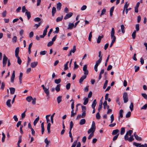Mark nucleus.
<instances>
[{
  "label": "nucleus",
  "mask_w": 147,
  "mask_h": 147,
  "mask_svg": "<svg viewBox=\"0 0 147 147\" xmlns=\"http://www.w3.org/2000/svg\"><path fill=\"white\" fill-rule=\"evenodd\" d=\"M115 34V30L114 28H112L111 29V38L113 39L110 45V47H111L113 45V43L115 42L116 40V37L114 35Z\"/></svg>",
  "instance_id": "nucleus-1"
},
{
  "label": "nucleus",
  "mask_w": 147,
  "mask_h": 147,
  "mask_svg": "<svg viewBox=\"0 0 147 147\" xmlns=\"http://www.w3.org/2000/svg\"><path fill=\"white\" fill-rule=\"evenodd\" d=\"M123 98L124 100V102L125 103L127 102L128 100L127 96V94L126 92H124L123 95Z\"/></svg>",
  "instance_id": "nucleus-2"
},
{
  "label": "nucleus",
  "mask_w": 147,
  "mask_h": 147,
  "mask_svg": "<svg viewBox=\"0 0 147 147\" xmlns=\"http://www.w3.org/2000/svg\"><path fill=\"white\" fill-rule=\"evenodd\" d=\"M8 58L6 56L4 55L3 56V67H5L6 66L7 61H8Z\"/></svg>",
  "instance_id": "nucleus-3"
},
{
  "label": "nucleus",
  "mask_w": 147,
  "mask_h": 147,
  "mask_svg": "<svg viewBox=\"0 0 147 147\" xmlns=\"http://www.w3.org/2000/svg\"><path fill=\"white\" fill-rule=\"evenodd\" d=\"M73 13L71 12H69V13H67L64 18L65 20H67L71 17L73 15Z\"/></svg>",
  "instance_id": "nucleus-4"
},
{
  "label": "nucleus",
  "mask_w": 147,
  "mask_h": 147,
  "mask_svg": "<svg viewBox=\"0 0 147 147\" xmlns=\"http://www.w3.org/2000/svg\"><path fill=\"white\" fill-rule=\"evenodd\" d=\"M15 77V71L13 70V71L11 76V82L12 83H13L14 82V79Z\"/></svg>",
  "instance_id": "nucleus-5"
},
{
  "label": "nucleus",
  "mask_w": 147,
  "mask_h": 147,
  "mask_svg": "<svg viewBox=\"0 0 147 147\" xmlns=\"http://www.w3.org/2000/svg\"><path fill=\"white\" fill-rule=\"evenodd\" d=\"M86 78V75H84L83 76H82L80 79L79 80V82L81 84L82 82H83V80Z\"/></svg>",
  "instance_id": "nucleus-6"
},
{
  "label": "nucleus",
  "mask_w": 147,
  "mask_h": 147,
  "mask_svg": "<svg viewBox=\"0 0 147 147\" xmlns=\"http://www.w3.org/2000/svg\"><path fill=\"white\" fill-rule=\"evenodd\" d=\"M19 47H17L15 51V55L16 57H18V54L19 52Z\"/></svg>",
  "instance_id": "nucleus-7"
},
{
  "label": "nucleus",
  "mask_w": 147,
  "mask_h": 147,
  "mask_svg": "<svg viewBox=\"0 0 147 147\" xmlns=\"http://www.w3.org/2000/svg\"><path fill=\"white\" fill-rule=\"evenodd\" d=\"M44 92L46 94V96L48 97H49V88H46L44 90Z\"/></svg>",
  "instance_id": "nucleus-8"
},
{
  "label": "nucleus",
  "mask_w": 147,
  "mask_h": 147,
  "mask_svg": "<svg viewBox=\"0 0 147 147\" xmlns=\"http://www.w3.org/2000/svg\"><path fill=\"white\" fill-rule=\"evenodd\" d=\"M38 62H32L31 64V67L32 68L35 67L37 65Z\"/></svg>",
  "instance_id": "nucleus-9"
},
{
  "label": "nucleus",
  "mask_w": 147,
  "mask_h": 147,
  "mask_svg": "<svg viewBox=\"0 0 147 147\" xmlns=\"http://www.w3.org/2000/svg\"><path fill=\"white\" fill-rule=\"evenodd\" d=\"M74 26V25L73 23H70L69 24L68 27L67 28V29L69 30H71L73 28Z\"/></svg>",
  "instance_id": "nucleus-10"
},
{
  "label": "nucleus",
  "mask_w": 147,
  "mask_h": 147,
  "mask_svg": "<svg viewBox=\"0 0 147 147\" xmlns=\"http://www.w3.org/2000/svg\"><path fill=\"white\" fill-rule=\"evenodd\" d=\"M61 6L62 5L60 2H59L57 4V8L58 10L59 11L61 9Z\"/></svg>",
  "instance_id": "nucleus-11"
},
{
  "label": "nucleus",
  "mask_w": 147,
  "mask_h": 147,
  "mask_svg": "<svg viewBox=\"0 0 147 147\" xmlns=\"http://www.w3.org/2000/svg\"><path fill=\"white\" fill-rule=\"evenodd\" d=\"M25 14L27 16L28 19L29 20L31 17L30 12L28 11L27 10H26V12L25 13Z\"/></svg>",
  "instance_id": "nucleus-12"
},
{
  "label": "nucleus",
  "mask_w": 147,
  "mask_h": 147,
  "mask_svg": "<svg viewBox=\"0 0 147 147\" xmlns=\"http://www.w3.org/2000/svg\"><path fill=\"white\" fill-rule=\"evenodd\" d=\"M41 133L42 134H43L45 131V128L44 127V123L42 122L41 124Z\"/></svg>",
  "instance_id": "nucleus-13"
},
{
  "label": "nucleus",
  "mask_w": 147,
  "mask_h": 147,
  "mask_svg": "<svg viewBox=\"0 0 147 147\" xmlns=\"http://www.w3.org/2000/svg\"><path fill=\"white\" fill-rule=\"evenodd\" d=\"M103 38V36L102 35L101 36H99L97 38V43H100V41H101V39L102 38Z\"/></svg>",
  "instance_id": "nucleus-14"
},
{
  "label": "nucleus",
  "mask_w": 147,
  "mask_h": 147,
  "mask_svg": "<svg viewBox=\"0 0 147 147\" xmlns=\"http://www.w3.org/2000/svg\"><path fill=\"white\" fill-rule=\"evenodd\" d=\"M86 121L85 119H82L80 120L79 122V124L80 125H83L86 123Z\"/></svg>",
  "instance_id": "nucleus-15"
},
{
  "label": "nucleus",
  "mask_w": 147,
  "mask_h": 147,
  "mask_svg": "<svg viewBox=\"0 0 147 147\" xmlns=\"http://www.w3.org/2000/svg\"><path fill=\"white\" fill-rule=\"evenodd\" d=\"M11 94H13L15 92V89L14 88H9Z\"/></svg>",
  "instance_id": "nucleus-16"
},
{
  "label": "nucleus",
  "mask_w": 147,
  "mask_h": 147,
  "mask_svg": "<svg viewBox=\"0 0 147 147\" xmlns=\"http://www.w3.org/2000/svg\"><path fill=\"white\" fill-rule=\"evenodd\" d=\"M96 99H94L93 102H92V105H91V106H92V108H95L96 105Z\"/></svg>",
  "instance_id": "nucleus-17"
},
{
  "label": "nucleus",
  "mask_w": 147,
  "mask_h": 147,
  "mask_svg": "<svg viewBox=\"0 0 147 147\" xmlns=\"http://www.w3.org/2000/svg\"><path fill=\"white\" fill-rule=\"evenodd\" d=\"M61 86L60 84H58L57 85L56 87L55 88V90L57 92H59L60 90V87Z\"/></svg>",
  "instance_id": "nucleus-18"
},
{
  "label": "nucleus",
  "mask_w": 147,
  "mask_h": 147,
  "mask_svg": "<svg viewBox=\"0 0 147 147\" xmlns=\"http://www.w3.org/2000/svg\"><path fill=\"white\" fill-rule=\"evenodd\" d=\"M119 129H116L113 130V132L112 133V135H115L117 134L119 132Z\"/></svg>",
  "instance_id": "nucleus-19"
},
{
  "label": "nucleus",
  "mask_w": 147,
  "mask_h": 147,
  "mask_svg": "<svg viewBox=\"0 0 147 147\" xmlns=\"http://www.w3.org/2000/svg\"><path fill=\"white\" fill-rule=\"evenodd\" d=\"M11 100L10 99H8L6 102V105L7 106L9 107H11V105L10 103Z\"/></svg>",
  "instance_id": "nucleus-20"
},
{
  "label": "nucleus",
  "mask_w": 147,
  "mask_h": 147,
  "mask_svg": "<svg viewBox=\"0 0 147 147\" xmlns=\"http://www.w3.org/2000/svg\"><path fill=\"white\" fill-rule=\"evenodd\" d=\"M26 100L28 102H30L32 100H33V98L31 96H30L27 97L26 98Z\"/></svg>",
  "instance_id": "nucleus-21"
},
{
  "label": "nucleus",
  "mask_w": 147,
  "mask_h": 147,
  "mask_svg": "<svg viewBox=\"0 0 147 147\" xmlns=\"http://www.w3.org/2000/svg\"><path fill=\"white\" fill-rule=\"evenodd\" d=\"M51 123H49L47 124V130L49 134L50 133V127H51Z\"/></svg>",
  "instance_id": "nucleus-22"
},
{
  "label": "nucleus",
  "mask_w": 147,
  "mask_h": 147,
  "mask_svg": "<svg viewBox=\"0 0 147 147\" xmlns=\"http://www.w3.org/2000/svg\"><path fill=\"white\" fill-rule=\"evenodd\" d=\"M56 11V8L55 7H53L52 9V15L54 16Z\"/></svg>",
  "instance_id": "nucleus-23"
},
{
  "label": "nucleus",
  "mask_w": 147,
  "mask_h": 147,
  "mask_svg": "<svg viewBox=\"0 0 147 147\" xmlns=\"http://www.w3.org/2000/svg\"><path fill=\"white\" fill-rule=\"evenodd\" d=\"M125 131V128L124 127H123L121 128V129L120 134L122 135L124 134Z\"/></svg>",
  "instance_id": "nucleus-24"
},
{
  "label": "nucleus",
  "mask_w": 147,
  "mask_h": 147,
  "mask_svg": "<svg viewBox=\"0 0 147 147\" xmlns=\"http://www.w3.org/2000/svg\"><path fill=\"white\" fill-rule=\"evenodd\" d=\"M39 119V117L38 116L37 118L34 121L33 124L35 126L36 123H37Z\"/></svg>",
  "instance_id": "nucleus-25"
},
{
  "label": "nucleus",
  "mask_w": 147,
  "mask_h": 147,
  "mask_svg": "<svg viewBox=\"0 0 147 147\" xmlns=\"http://www.w3.org/2000/svg\"><path fill=\"white\" fill-rule=\"evenodd\" d=\"M91 128H92V129H93L94 130H95L96 129V126H95V124L94 121H93L92 122V124L91 125Z\"/></svg>",
  "instance_id": "nucleus-26"
},
{
  "label": "nucleus",
  "mask_w": 147,
  "mask_h": 147,
  "mask_svg": "<svg viewBox=\"0 0 147 147\" xmlns=\"http://www.w3.org/2000/svg\"><path fill=\"white\" fill-rule=\"evenodd\" d=\"M61 98L62 96H59L57 97V101L58 104H59L61 101Z\"/></svg>",
  "instance_id": "nucleus-27"
},
{
  "label": "nucleus",
  "mask_w": 147,
  "mask_h": 147,
  "mask_svg": "<svg viewBox=\"0 0 147 147\" xmlns=\"http://www.w3.org/2000/svg\"><path fill=\"white\" fill-rule=\"evenodd\" d=\"M18 59L17 62L18 64L19 65L21 64L22 63V60L20 59V58L19 57V56L18 57H16Z\"/></svg>",
  "instance_id": "nucleus-28"
},
{
  "label": "nucleus",
  "mask_w": 147,
  "mask_h": 147,
  "mask_svg": "<svg viewBox=\"0 0 147 147\" xmlns=\"http://www.w3.org/2000/svg\"><path fill=\"white\" fill-rule=\"evenodd\" d=\"M106 12V9L105 8H104L102 9L101 11V13L100 15V17H101L102 16H103L105 13Z\"/></svg>",
  "instance_id": "nucleus-29"
},
{
  "label": "nucleus",
  "mask_w": 147,
  "mask_h": 147,
  "mask_svg": "<svg viewBox=\"0 0 147 147\" xmlns=\"http://www.w3.org/2000/svg\"><path fill=\"white\" fill-rule=\"evenodd\" d=\"M121 32L122 33H124L125 32V27L122 24L121 25Z\"/></svg>",
  "instance_id": "nucleus-30"
},
{
  "label": "nucleus",
  "mask_w": 147,
  "mask_h": 147,
  "mask_svg": "<svg viewBox=\"0 0 147 147\" xmlns=\"http://www.w3.org/2000/svg\"><path fill=\"white\" fill-rule=\"evenodd\" d=\"M135 139L138 141H141L142 140L141 138L138 136V135L135 136Z\"/></svg>",
  "instance_id": "nucleus-31"
},
{
  "label": "nucleus",
  "mask_w": 147,
  "mask_h": 147,
  "mask_svg": "<svg viewBox=\"0 0 147 147\" xmlns=\"http://www.w3.org/2000/svg\"><path fill=\"white\" fill-rule=\"evenodd\" d=\"M63 18V16H61L60 17H58L56 19L57 22H58L59 21H61L62 20Z\"/></svg>",
  "instance_id": "nucleus-32"
},
{
  "label": "nucleus",
  "mask_w": 147,
  "mask_h": 147,
  "mask_svg": "<svg viewBox=\"0 0 147 147\" xmlns=\"http://www.w3.org/2000/svg\"><path fill=\"white\" fill-rule=\"evenodd\" d=\"M95 130H94L93 129H92V128H90L88 131V133L89 134L91 133H94V131H95Z\"/></svg>",
  "instance_id": "nucleus-33"
},
{
  "label": "nucleus",
  "mask_w": 147,
  "mask_h": 147,
  "mask_svg": "<svg viewBox=\"0 0 147 147\" xmlns=\"http://www.w3.org/2000/svg\"><path fill=\"white\" fill-rule=\"evenodd\" d=\"M102 60V59L99 58V59L96 61L95 65H96L98 66V65L99 64L101 63Z\"/></svg>",
  "instance_id": "nucleus-34"
},
{
  "label": "nucleus",
  "mask_w": 147,
  "mask_h": 147,
  "mask_svg": "<svg viewBox=\"0 0 147 147\" xmlns=\"http://www.w3.org/2000/svg\"><path fill=\"white\" fill-rule=\"evenodd\" d=\"M129 108L131 111H132L133 110L134 108V104L133 102L131 103L130 105L129 106Z\"/></svg>",
  "instance_id": "nucleus-35"
},
{
  "label": "nucleus",
  "mask_w": 147,
  "mask_h": 147,
  "mask_svg": "<svg viewBox=\"0 0 147 147\" xmlns=\"http://www.w3.org/2000/svg\"><path fill=\"white\" fill-rule=\"evenodd\" d=\"M89 99L88 98H86L84 100V101L83 103V104L84 105H86L88 102Z\"/></svg>",
  "instance_id": "nucleus-36"
},
{
  "label": "nucleus",
  "mask_w": 147,
  "mask_h": 147,
  "mask_svg": "<svg viewBox=\"0 0 147 147\" xmlns=\"http://www.w3.org/2000/svg\"><path fill=\"white\" fill-rule=\"evenodd\" d=\"M2 135L3 136L2 139V142H4L5 141V134L3 132H2Z\"/></svg>",
  "instance_id": "nucleus-37"
},
{
  "label": "nucleus",
  "mask_w": 147,
  "mask_h": 147,
  "mask_svg": "<svg viewBox=\"0 0 147 147\" xmlns=\"http://www.w3.org/2000/svg\"><path fill=\"white\" fill-rule=\"evenodd\" d=\"M136 32L134 30L132 34V36L133 39H134L136 38Z\"/></svg>",
  "instance_id": "nucleus-38"
},
{
  "label": "nucleus",
  "mask_w": 147,
  "mask_h": 147,
  "mask_svg": "<svg viewBox=\"0 0 147 147\" xmlns=\"http://www.w3.org/2000/svg\"><path fill=\"white\" fill-rule=\"evenodd\" d=\"M22 140H21V137L20 136L19 138V140L18 142L17 145L18 146V147H20V144Z\"/></svg>",
  "instance_id": "nucleus-39"
},
{
  "label": "nucleus",
  "mask_w": 147,
  "mask_h": 147,
  "mask_svg": "<svg viewBox=\"0 0 147 147\" xmlns=\"http://www.w3.org/2000/svg\"><path fill=\"white\" fill-rule=\"evenodd\" d=\"M123 113V110L121 109L119 111V116L121 118H122L123 117V115H122V113Z\"/></svg>",
  "instance_id": "nucleus-40"
},
{
  "label": "nucleus",
  "mask_w": 147,
  "mask_h": 147,
  "mask_svg": "<svg viewBox=\"0 0 147 147\" xmlns=\"http://www.w3.org/2000/svg\"><path fill=\"white\" fill-rule=\"evenodd\" d=\"M61 82V80L60 78L58 79H56L55 80V82L57 84H59Z\"/></svg>",
  "instance_id": "nucleus-41"
},
{
  "label": "nucleus",
  "mask_w": 147,
  "mask_h": 147,
  "mask_svg": "<svg viewBox=\"0 0 147 147\" xmlns=\"http://www.w3.org/2000/svg\"><path fill=\"white\" fill-rule=\"evenodd\" d=\"M92 32L91 31L90 33L89 34L88 39L90 41H91V39L92 37Z\"/></svg>",
  "instance_id": "nucleus-42"
},
{
  "label": "nucleus",
  "mask_w": 147,
  "mask_h": 147,
  "mask_svg": "<svg viewBox=\"0 0 147 147\" xmlns=\"http://www.w3.org/2000/svg\"><path fill=\"white\" fill-rule=\"evenodd\" d=\"M100 115L99 113L98 112L97 113L96 115V119H100Z\"/></svg>",
  "instance_id": "nucleus-43"
},
{
  "label": "nucleus",
  "mask_w": 147,
  "mask_h": 147,
  "mask_svg": "<svg viewBox=\"0 0 147 147\" xmlns=\"http://www.w3.org/2000/svg\"><path fill=\"white\" fill-rule=\"evenodd\" d=\"M82 112H86V108L85 106H82Z\"/></svg>",
  "instance_id": "nucleus-44"
},
{
  "label": "nucleus",
  "mask_w": 147,
  "mask_h": 147,
  "mask_svg": "<svg viewBox=\"0 0 147 147\" xmlns=\"http://www.w3.org/2000/svg\"><path fill=\"white\" fill-rule=\"evenodd\" d=\"M74 124L73 122L71 121H70V130H71Z\"/></svg>",
  "instance_id": "nucleus-45"
},
{
  "label": "nucleus",
  "mask_w": 147,
  "mask_h": 147,
  "mask_svg": "<svg viewBox=\"0 0 147 147\" xmlns=\"http://www.w3.org/2000/svg\"><path fill=\"white\" fill-rule=\"evenodd\" d=\"M134 136L133 135L131 136L128 139V140L129 141L131 142L133 141L134 140L133 138Z\"/></svg>",
  "instance_id": "nucleus-46"
},
{
  "label": "nucleus",
  "mask_w": 147,
  "mask_h": 147,
  "mask_svg": "<svg viewBox=\"0 0 147 147\" xmlns=\"http://www.w3.org/2000/svg\"><path fill=\"white\" fill-rule=\"evenodd\" d=\"M49 141H48L47 138L45 139V142L46 144V147H47V146L49 145Z\"/></svg>",
  "instance_id": "nucleus-47"
},
{
  "label": "nucleus",
  "mask_w": 147,
  "mask_h": 147,
  "mask_svg": "<svg viewBox=\"0 0 147 147\" xmlns=\"http://www.w3.org/2000/svg\"><path fill=\"white\" fill-rule=\"evenodd\" d=\"M47 53V51H41L40 52V54L41 55H44L46 54Z\"/></svg>",
  "instance_id": "nucleus-48"
},
{
  "label": "nucleus",
  "mask_w": 147,
  "mask_h": 147,
  "mask_svg": "<svg viewBox=\"0 0 147 147\" xmlns=\"http://www.w3.org/2000/svg\"><path fill=\"white\" fill-rule=\"evenodd\" d=\"M103 105L104 106V108L105 109H106V107L107 105V102L106 101H105L103 103Z\"/></svg>",
  "instance_id": "nucleus-49"
},
{
  "label": "nucleus",
  "mask_w": 147,
  "mask_h": 147,
  "mask_svg": "<svg viewBox=\"0 0 147 147\" xmlns=\"http://www.w3.org/2000/svg\"><path fill=\"white\" fill-rule=\"evenodd\" d=\"M119 135V134L118 133V134H117L113 138V141H115L116 140L117 138Z\"/></svg>",
  "instance_id": "nucleus-50"
},
{
  "label": "nucleus",
  "mask_w": 147,
  "mask_h": 147,
  "mask_svg": "<svg viewBox=\"0 0 147 147\" xmlns=\"http://www.w3.org/2000/svg\"><path fill=\"white\" fill-rule=\"evenodd\" d=\"M76 46H74L73 47V49H71L70 51L73 53H74L76 51Z\"/></svg>",
  "instance_id": "nucleus-51"
},
{
  "label": "nucleus",
  "mask_w": 147,
  "mask_h": 147,
  "mask_svg": "<svg viewBox=\"0 0 147 147\" xmlns=\"http://www.w3.org/2000/svg\"><path fill=\"white\" fill-rule=\"evenodd\" d=\"M111 123H112L114 121V117L113 114H112L111 115Z\"/></svg>",
  "instance_id": "nucleus-52"
},
{
  "label": "nucleus",
  "mask_w": 147,
  "mask_h": 147,
  "mask_svg": "<svg viewBox=\"0 0 147 147\" xmlns=\"http://www.w3.org/2000/svg\"><path fill=\"white\" fill-rule=\"evenodd\" d=\"M41 23V22H39L38 24H35L34 25V27H36V28L37 29L40 26Z\"/></svg>",
  "instance_id": "nucleus-53"
},
{
  "label": "nucleus",
  "mask_w": 147,
  "mask_h": 147,
  "mask_svg": "<svg viewBox=\"0 0 147 147\" xmlns=\"http://www.w3.org/2000/svg\"><path fill=\"white\" fill-rule=\"evenodd\" d=\"M53 41H50L47 44V46L48 47L51 46L53 44Z\"/></svg>",
  "instance_id": "nucleus-54"
},
{
  "label": "nucleus",
  "mask_w": 147,
  "mask_h": 147,
  "mask_svg": "<svg viewBox=\"0 0 147 147\" xmlns=\"http://www.w3.org/2000/svg\"><path fill=\"white\" fill-rule=\"evenodd\" d=\"M131 115V113L129 111V112H128V113L126 114V116H125L126 117V118L129 117Z\"/></svg>",
  "instance_id": "nucleus-55"
},
{
  "label": "nucleus",
  "mask_w": 147,
  "mask_h": 147,
  "mask_svg": "<svg viewBox=\"0 0 147 147\" xmlns=\"http://www.w3.org/2000/svg\"><path fill=\"white\" fill-rule=\"evenodd\" d=\"M102 103H101V102L99 103V106H98V111H100L102 107Z\"/></svg>",
  "instance_id": "nucleus-56"
},
{
  "label": "nucleus",
  "mask_w": 147,
  "mask_h": 147,
  "mask_svg": "<svg viewBox=\"0 0 147 147\" xmlns=\"http://www.w3.org/2000/svg\"><path fill=\"white\" fill-rule=\"evenodd\" d=\"M41 20V19L37 17L35 18L34 19V20L35 22H38Z\"/></svg>",
  "instance_id": "nucleus-57"
},
{
  "label": "nucleus",
  "mask_w": 147,
  "mask_h": 147,
  "mask_svg": "<svg viewBox=\"0 0 147 147\" xmlns=\"http://www.w3.org/2000/svg\"><path fill=\"white\" fill-rule=\"evenodd\" d=\"M139 24H136V28L137 31H138L139 30Z\"/></svg>",
  "instance_id": "nucleus-58"
},
{
  "label": "nucleus",
  "mask_w": 147,
  "mask_h": 147,
  "mask_svg": "<svg viewBox=\"0 0 147 147\" xmlns=\"http://www.w3.org/2000/svg\"><path fill=\"white\" fill-rule=\"evenodd\" d=\"M133 132V131L131 130H129L128 131H127L126 133L127 134V135H129V136H131V134Z\"/></svg>",
  "instance_id": "nucleus-59"
},
{
  "label": "nucleus",
  "mask_w": 147,
  "mask_h": 147,
  "mask_svg": "<svg viewBox=\"0 0 147 147\" xmlns=\"http://www.w3.org/2000/svg\"><path fill=\"white\" fill-rule=\"evenodd\" d=\"M147 108V104H146L141 107V109L145 110Z\"/></svg>",
  "instance_id": "nucleus-60"
},
{
  "label": "nucleus",
  "mask_w": 147,
  "mask_h": 147,
  "mask_svg": "<svg viewBox=\"0 0 147 147\" xmlns=\"http://www.w3.org/2000/svg\"><path fill=\"white\" fill-rule=\"evenodd\" d=\"M17 39V38L16 36H13L12 39V41L13 42H16Z\"/></svg>",
  "instance_id": "nucleus-61"
},
{
  "label": "nucleus",
  "mask_w": 147,
  "mask_h": 147,
  "mask_svg": "<svg viewBox=\"0 0 147 147\" xmlns=\"http://www.w3.org/2000/svg\"><path fill=\"white\" fill-rule=\"evenodd\" d=\"M71 84L70 83L67 84L66 85V88L67 90H69V89L70 87Z\"/></svg>",
  "instance_id": "nucleus-62"
},
{
  "label": "nucleus",
  "mask_w": 147,
  "mask_h": 147,
  "mask_svg": "<svg viewBox=\"0 0 147 147\" xmlns=\"http://www.w3.org/2000/svg\"><path fill=\"white\" fill-rule=\"evenodd\" d=\"M142 96L145 99H147V95L145 93H142Z\"/></svg>",
  "instance_id": "nucleus-63"
},
{
  "label": "nucleus",
  "mask_w": 147,
  "mask_h": 147,
  "mask_svg": "<svg viewBox=\"0 0 147 147\" xmlns=\"http://www.w3.org/2000/svg\"><path fill=\"white\" fill-rule=\"evenodd\" d=\"M77 140L74 141L73 144L71 147H75L77 144Z\"/></svg>",
  "instance_id": "nucleus-64"
}]
</instances>
